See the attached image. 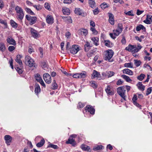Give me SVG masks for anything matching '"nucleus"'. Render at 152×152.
Segmentation results:
<instances>
[{"label": "nucleus", "instance_id": "20", "mask_svg": "<svg viewBox=\"0 0 152 152\" xmlns=\"http://www.w3.org/2000/svg\"><path fill=\"white\" fill-rule=\"evenodd\" d=\"M62 12L65 15H69L70 13V11L69 9L67 8H63Z\"/></svg>", "mask_w": 152, "mask_h": 152}, {"label": "nucleus", "instance_id": "5", "mask_svg": "<svg viewBox=\"0 0 152 152\" xmlns=\"http://www.w3.org/2000/svg\"><path fill=\"white\" fill-rule=\"evenodd\" d=\"M69 50L72 54H75L79 50V48L78 46L74 45L69 48Z\"/></svg>", "mask_w": 152, "mask_h": 152}, {"label": "nucleus", "instance_id": "6", "mask_svg": "<svg viewBox=\"0 0 152 152\" xmlns=\"http://www.w3.org/2000/svg\"><path fill=\"white\" fill-rule=\"evenodd\" d=\"M26 18L28 21H30L29 24L31 25L35 23L37 21V18L35 16L32 17L26 15Z\"/></svg>", "mask_w": 152, "mask_h": 152}, {"label": "nucleus", "instance_id": "11", "mask_svg": "<svg viewBox=\"0 0 152 152\" xmlns=\"http://www.w3.org/2000/svg\"><path fill=\"white\" fill-rule=\"evenodd\" d=\"M31 32L32 35L34 38H37L39 37V34L36 30L33 28H31Z\"/></svg>", "mask_w": 152, "mask_h": 152}, {"label": "nucleus", "instance_id": "29", "mask_svg": "<svg viewBox=\"0 0 152 152\" xmlns=\"http://www.w3.org/2000/svg\"><path fill=\"white\" fill-rule=\"evenodd\" d=\"M45 141L44 139H42L41 140L40 142H38L37 144L36 145L38 147H41L45 143Z\"/></svg>", "mask_w": 152, "mask_h": 152}, {"label": "nucleus", "instance_id": "7", "mask_svg": "<svg viewBox=\"0 0 152 152\" xmlns=\"http://www.w3.org/2000/svg\"><path fill=\"white\" fill-rule=\"evenodd\" d=\"M43 79L45 82L48 84L51 83V81L50 76L48 73L44 74L43 75Z\"/></svg>", "mask_w": 152, "mask_h": 152}, {"label": "nucleus", "instance_id": "39", "mask_svg": "<svg viewBox=\"0 0 152 152\" xmlns=\"http://www.w3.org/2000/svg\"><path fill=\"white\" fill-rule=\"evenodd\" d=\"M35 77L36 80L39 82L40 80H42V78L41 77L40 75L39 74H37L35 75Z\"/></svg>", "mask_w": 152, "mask_h": 152}, {"label": "nucleus", "instance_id": "25", "mask_svg": "<svg viewBox=\"0 0 152 152\" xmlns=\"http://www.w3.org/2000/svg\"><path fill=\"white\" fill-rule=\"evenodd\" d=\"M91 40L93 41V43L96 46L99 45L98 40L99 38L97 37H93L91 38Z\"/></svg>", "mask_w": 152, "mask_h": 152}, {"label": "nucleus", "instance_id": "44", "mask_svg": "<svg viewBox=\"0 0 152 152\" xmlns=\"http://www.w3.org/2000/svg\"><path fill=\"white\" fill-rule=\"evenodd\" d=\"M113 33H110V35L111 37L113 39H114L115 38L116 34H115V33H116V32L114 30L113 31Z\"/></svg>", "mask_w": 152, "mask_h": 152}, {"label": "nucleus", "instance_id": "22", "mask_svg": "<svg viewBox=\"0 0 152 152\" xmlns=\"http://www.w3.org/2000/svg\"><path fill=\"white\" fill-rule=\"evenodd\" d=\"M136 48V46L135 45H129L125 49L129 51H131L133 49Z\"/></svg>", "mask_w": 152, "mask_h": 152}, {"label": "nucleus", "instance_id": "35", "mask_svg": "<svg viewBox=\"0 0 152 152\" xmlns=\"http://www.w3.org/2000/svg\"><path fill=\"white\" fill-rule=\"evenodd\" d=\"M10 24L12 26L15 28H16L18 26L17 23L12 20L10 21Z\"/></svg>", "mask_w": 152, "mask_h": 152}, {"label": "nucleus", "instance_id": "19", "mask_svg": "<svg viewBox=\"0 0 152 152\" xmlns=\"http://www.w3.org/2000/svg\"><path fill=\"white\" fill-rule=\"evenodd\" d=\"M123 71L124 73L127 74L129 75H132L133 74V72L128 69H124L123 70Z\"/></svg>", "mask_w": 152, "mask_h": 152}, {"label": "nucleus", "instance_id": "16", "mask_svg": "<svg viewBox=\"0 0 152 152\" xmlns=\"http://www.w3.org/2000/svg\"><path fill=\"white\" fill-rule=\"evenodd\" d=\"M100 75L99 72H97L95 70H94L92 74L91 78L92 79H94L96 77H99Z\"/></svg>", "mask_w": 152, "mask_h": 152}, {"label": "nucleus", "instance_id": "41", "mask_svg": "<svg viewBox=\"0 0 152 152\" xmlns=\"http://www.w3.org/2000/svg\"><path fill=\"white\" fill-rule=\"evenodd\" d=\"M124 66L125 67L132 68L133 67V63L132 62L129 63H125L124 64Z\"/></svg>", "mask_w": 152, "mask_h": 152}, {"label": "nucleus", "instance_id": "49", "mask_svg": "<svg viewBox=\"0 0 152 152\" xmlns=\"http://www.w3.org/2000/svg\"><path fill=\"white\" fill-rule=\"evenodd\" d=\"M151 91L152 89H151V88H148L146 91V95L148 96L151 93Z\"/></svg>", "mask_w": 152, "mask_h": 152}, {"label": "nucleus", "instance_id": "26", "mask_svg": "<svg viewBox=\"0 0 152 152\" xmlns=\"http://www.w3.org/2000/svg\"><path fill=\"white\" fill-rule=\"evenodd\" d=\"M34 91L35 93L37 94H38L40 92V88L39 85L37 84H36Z\"/></svg>", "mask_w": 152, "mask_h": 152}, {"label": "nucleus", "instance_id": "12", "mask_svg": "<svg viewBox=\"0 0 152 152\" xmlns=\"http://www.w3.org/2000/svg\"><path fill=\"white\" fill-rule=\"evenodd\" d=\"M7 43L10 45H16V42L15 40L12 37H8L7 39Z\"/></svg>", "mask_w": 152, "mask_h": 152}, {"label": "nucleus", "instance_id": "3", "mask_svg": "<svg viewBox=\"0 0 152 152\" xmlns=\"http://www.w3.org/2000/svg\"><path fill=\"white\" fill-rule=\"evenodd\" d=\"M125 91L126 90L125 89V87L124 86L118 87L117 88L118 93L124 100H125Z\"/></svg>", "mask_w": 152, "mask_h": 152}, {"label": "nucleus", "instance_id": "59", "mask_svg": "<svg viewBox=\"0 0 152 152\" xmlns=\"http://www.w3.org/2000/svg\"><path fill=\"white\" fill-rule=\"evenodd\" d=\"M99 12V11L98 10V9L97 8L93 10V12L94 15L97 14Z\"/></svg>", "mask_w": 152, "mask_h": 152}, {"label": "nucleus", "instance_id": "48", "mask_svg": "<svg viewBox=\"0 0 152 152\" xmlns=\"http://www.w3.org/2000/svg\"><path fill=\"white\" fill-rule=\"evenodd\" d=\"M90 6L92 8H94L95 6V1H93L92 2H89Z\"/></svg>", "mask_w": 152, "mask_h": 152}, {"label": "nucleus", "instance_id": "32", "mask_svg": "<svg viewBox=\"0 0 152 152\" xmlns=\"http://www.w3.org/2000/svg\"><path fill=\"white\" fill-rule=\"evenodd\" d=\"M48 147L51 148L55 149H58V147L57 146V145H55L51 143H49V144L48 145Z\"/></svg>", "mask_w": 152, "mask_h": 152}, {"label": "nucleus", "instance_id": "2", "mask_svg": "<svg viewBox=\"0 0 152 152\" xmlns=\"http://www.w3.org/2000/svg\"><path fill=\"white\" fill-rule=\"evenodd\" d=\"M24 63L25 64L30 67L34 66V61L29 56H27L25 57Z\"/></svg>", "mask_w": 152, "mask_h": 152}, {"label": "nucleus", "instance_id": "18", "mask_svg": "<svg viewBox=\"0 0 152 152\" xmlns=\"http://www.w3.org/2000/svg\"><path fill=\"white\" fill-rule=\"evenodd\" d=\"M66 143L67 144H70L73 146H74L76 144L75 141V140L73 139L71 137L68 139V141L66 142Z\"/></svg>", "mask_w": 152, "mask_h": 152}, {"label": "nucleus", "instance_id": "15", "mask_svg": "<svg viewBox=\"0 0 152 152\" xmlns=\"http://www.w3.org/2000/svg\"><path fill=\"white\" fill-rule=\"evenodd\" d=\"M46 20L48 23L52 24L53 23V18L51 15H48L46 18Z\"/></svg>", "mask_w": 152, "mask_h": 152}, {"label": "nucleus", "instance_id": "42", "mask_svg": "<svg viewBox=\"0 0 152 152\" xmlns=\"http://www.w3.org/2000/svg\"><path fill=\"white\" fill-rule=\"evenodd\" d=\"M26 11L28 13L30 14L31 15H35L34 13L30 9L28 8H26Z\"/></svg>", "mask_w": 152, "mask_h": 152}, {"label": "nucleus", "instance_id": "8", "mask_svg": "<svg viewBox=\"0 0 152 152\" xmlns=\"http://www.w3.org/2000/svg\"><path fill=\"white\" fill-rule=\"evenodd\" d=\"M123 29L122 24L120 23L118 24L117 26V28L116 30H114L116 32L115 34L116 36H118L122 31Z\"/></svg>", "mask_w": 152, "mask_h": 152}, {"label": "nucleus", "instance_id": "53", "mask_svg": "<svg viewBox=\"0 0 152 152\" xmlns=\"http://www.w3.org/2000/svg\"><path fill=\"white\" fill-rule=\"evenodd\" d=\"M16 70L20 74H22L23 72V71L22 69L20 68L19 67H17Z\"/></svg>", "mask_w": 152, "mask_h": 152}, {"label": "nucleus", "instance_id": "63", "mask_svg": "<svg viewBox=\"0 0 152 152\" xmlns=\"http://www.w3.org/2000/svg\"><path fill=\"white\" fill-rule=\"evenodd\" d=\"M38 82L40 83L42 86L44 87H45V85L42 79L39 81Z\"/></svg>", "mask_w": 152, "mask_h": 152}, {"label": "nucleus", "instance_id": "1", "mask_svg": "<svg viewBox=\"0 0 152 152\" xmlns=\"http://www.w3.org/2000/svg\"><path fill=\"white\" fill-rule=\"evenodd\" d=\"M15 10L17 13V18L22 20L24 16L23 10L21 7L17 6L15 7Z\"/></svg>", "mask_w": 152, "mask_h": 152}, {"label": "nucleus", "instance_id": "24", "mask_svg": "<svg viewBox=\"0 0 152 152\" xmlns=\"http://www.w3.org/2000/svg\"><path fill=\"white\" fill-rule=\"evenodd\" d=\"M137 86L139 89L142 91L145 90V86L142 84L141 82H139L137 84Z\"/></svg>", "mask_w": 152, "mask_h": 152}, {"label": "nucleus", "instance_id": "64", "mask_svg": "<svg viewBox=\"0 0 152 152\" xmlns=\"http://www.w3.org/2000/svg\"><path fill=\"white\" fill-rule=\"evenodd\" d=\"M84 105L81 102H79L78 103V107L80 108H82L84 107Z\"/></svg>", "mask_w": 152, "mask_h": 152}, {"label": "nucleus", "instance_id": "9", "mask_svg": "<svg viewBox=\"0 0 152 152\" xmlns=\"http://www.w3.org/2000/svg\"><path fill=\"white\" fill-rule=\"evenodd\" d=\"M86 73L85 72H83L79 74H75L73 75V77L74 78H85L86 77Z\"/></svg>", "mask_w": 152, "mask_h": 152}, {"label": "nucleus", "instance_id": "23", "mask_svg": "<svg viewBox=\"0 0 152 152\" xmlns=\"http://www.w3.org/2000/svg\"><path fill=\"white\" fill-rule=\"evenodd\" d=\"M106 92L109 95H113L114 93L110 89V87L109 86H107V88L105 89Z\"/></svg>", "mask_w": 152, "mask_h": 152}, {"label": "nucleus", "instance_id": "43", "mask_svg": "<svg viewBox=\"0 0 152 152\" xmlns=\"http://www.w3.org/2000/svg\"><path fill=\"white\" fill-rule=\"evenodd\" d=\"M134 61V64L137 66H139L141 64V62L140 61L135 60Z\"/></svg>", "mask_w": 152, "mask_h": 152}, {"label": "nucleus", "instance_id": "30", "mask_svg": "<svg viewBox=\"0 0 152 152\" xmlns=\"http://www.w3.org/2000/svg\"><path fill=\"white\" fill-rule=\"evenodd\" d=\"M104 147L102 145H97L93 148V150L94 151L100 150L104 148Z\"/></svg>", "mask_w": 152, "mask_h": 152}, {"label": "nucleus", "instance_id": "36", "mask_svg": "<svg viewBox=\"0 0 152 152\" xmlns=\"http://www.w3.org/2000/svg\"><path fill=\"white\" fill-rule=\"evenodd\" d=\"M84 47L85 50L86 51H88L91 47L89 43L88 42H86V43Z\"/></svg>", "mask_w": 152, "mask_h": 152}, {"label": "nucleus", "instance_id": "47", "mask_svg": "<svg viewBox=\"0 0 152 152\" xmlns=\"http://www.w3.org/2000/svg\"><path fill=\"white\" fill-rule=\"evenodd\" d=\"M102 9H105L108 7L107 4L105 3H103L100 5Z\"/></svg>", "mask_w": 152, "mask_h": 152}, {"label": "nucleus", "instance_id": "31", "mask_svg": "<svg viewBox=\"0 0 152 152\" xmlns=\"http://www.w3.org/2000/svg\"><path fill=\"white\" fill-rule=\"evenodd\" d=\"M5 49L6 47L4 44L2 42H0V51L3 52Z\"/></svg>", "mask_w": 152, "mask_h": 152}, {"label": "nucleus", "instance_id": "21", "mask_svg": "<svg viewBox=\"0 0 152 152\" xmlns=\"http://www.w3.org/2000/svg\"><path fill=\"white\" fill-rule=\"evenodd\" d=\"M80 33L82 35H83L84 36L86 35L88 33V31L86 29H85L84 28H81L79 30Z\"/></svg>", "mask_w": 152, "mask_h": 152}, {"label": "nucleus", "instance_id": "46", "mask_svg": "<svg viewBox=\"0 0 152 152\" xmlns=\"http://www.w3.org/2000/svg\"><path fill=\"white\" fill-rule=\"evenodd\" d=\"M66 21L68 23H72V20L71 18L70 17H66Z\"/></svg>", "mask_w": 152, "mask_h": 152}, {"label": "nucleus", "instance_id": "40", "mask_svg": "<svg viewBox=\"0 0 152 152\" xmlns=\"http://www.w3.org/2000/svg\"><path fill=\"white\" fill-rule=\"evenodd\" d=\"M91 86L94 88H96L97 87V85L95 83L94 81H92L90 82Z\"/></svg>", "mask_w": 152, "mask_h": 152}, {"label": "nucleus", "instance_id": "4", "mask_svg": "<svg viewBox=\"0 0 152 152\" xmlns=\"http://www.w3.org/2000/svg\"><path fill=\"white\" fill-rule=\"evenodd\" d=\"M114 54L113 51L111 50H107L106 52L104 57V59L106 60L109 61L112 57Z\"/></svg>", "mask_w": 152, "mask_h": 152}, {"label": "nucleus", "instance_id": "52", "mask_svg": "<svg viewBox=\"0 0 152 152\" xmlns=\"http://www.w3.org/2000/svg\"><path fill=\"white\" fill-rule=\"evenodd\" d=\"M45 7L46 9L48 10H49L50 9V6L49 5V4L48 3H45Z\"/></svg>", "mask_w": 152, "mask_h": 152}, {"label": "nucleus", "instance_id": "54", "mask_svg": "<svg viewBox=\"0 0 152 152\" xmlns=\"http://www.w3.org/2000/svg\"><path fill=\"white\" fill-rule=\"evenodd\" d=\"M72 0H64V3L65 4H70L72 2Z\"/></svg>", "mask_w": 152, "mask_h": 152}, {"label": "nucleus", "instance_id": "60", "mask_svg": "<svg viewBox=\"0 0 152 152\" xmlns=\"http://www.w3.org/2000/svg\"><path fill=\"white\" fill-rule=\"evenodd\" d=\"M137 99V96L134 95L132 98V100L133 102V103L134 102H136V100Z\"/></svg>", "mask_w": 152, "mask_h": 152}, {"label": "nucleus", "instance_id": "58", "mask_svg": "<svg viewBox=\"0 0 152 152\" xmlns=\"http://www.w3.org/2000/svg\"><path fill=\"white\" fill-rule=\"evenodd\" d=\"M123 83V82L122 81L121 79L119 80L116 83V84L117 85H119L122 84Z\"/></svg>", "mask_w": 152, "mask_h": 152}, {"label": "nucleus", "instance_id": "38", "mask_svg": "<svg viewBox=\"0 0 152 152\" xmlns=\"http://www.w3.org/2000/svg\"><path fill=\"white\" fill-rule=\"evenodd\" d=\"M52 86H53V87L52 88L54 90L55 89H56L58 88V85L56 83V81L55 80H54L53 81Z\"/></svg>", "mask_w": 152, "mask_h": 152}, {"label": "nucleus", "instance_id": "28", "mask_svg": "<svg viewBox=\"0 0 152 152\" xmlns=\"http://www.w3.org/2000/svg\"><path fill=\"white\" fill-rule=\"evenodd\" d=\"M121 77L127 82H129L132 81V80L129 77L126 75H122L121 76Z\"/></svg>", "mask_w": 152, "mask_h": 152}, {"label": "nucleus", "instance_id": "27", "mask_svg": "<svg viewBox=\"0 0 152 152\" xmlns=\"http://www.w3.org/2000/svg\"><path fill=\"white\" fill-rule=\"evenodd\" d=\"M144 30V31H145V28L142 25L140 24L138 26H137L136 28V30L137 31H140L141 29Z\"/></svg>", "mask_w": 152, "mask_h": 152}, {"label": "nucleus", "instance_id": "51", "mask_svg": "<svg viewBox=\"0 0 152 152\" xmlns=\"http://www.w3.org/2000/svg\"><path fill=\"white\" fill-rule=\"evenodd\" d=\"M104 43L105 46L108 47H110V42L109 40H107L104 41Z\"/></svg>", "mask_w": 152, "mask_h": 152}, {"label": "nucleus", "instance_id": "33", "mask_svg": "<svg viewBox=\"0 0 152 152\" xmlns=\"http://www.w3.org/2000/svg\"><path fill=\"white\" fill-rule=\"evenodd\" d=\"M114 74L115 72L113 71H108L107 72L106 76H107L108 78L110 77L114 76Z\"/></svg>", "mask_w": 152, "mask_h": 152}, {"label": "nucleus", "instance_id": "37", "mask_svg": "<svg viewBox=\"0 0 152 152\" xmlns=\"http://www.w3.org/2000/svg\"><path fill=\"white\" fill-rule=\"evenodd\" d=\"M145 75L143 74H141L140 75L138 76L137 78L139 80L142 81L145 77Z\"/></svg>", "mask_w": 152, "mask_h": 152}, {"label": "nucleus", "instance_id": "62", "mask_svg": "<svg viewBox=\"0 0 152 152\" xmlns=\"http://www.w3.org/2000/svg\"><path fill=\"white\" fill-rule=\"evenodd\" d=\"M144 12V11H140L139 10H137V15H139L142 14Z\"/></svg>", "mask_w": 152, "mask_h": 152}, {"label": "nucleus", "instance_id": "13", "mask_svg": "<svg viewBox=\"0 0 152 152\" xmlns=\"http://www.w3.org/2000/svg\"><path fill=\"white\" fill-rule=\"evenodd\" d=\"M22 58V56L20 55H18L16 56V58L15 59L16 61L19 64L21 68L22 67V66L23 65V63L21 60V58Z\"/></svg>", "mask_w": 152, "mask_h": 152}, {"label": "nucleus", "instance_id": "61", "mask_svg": "<svg viewBox=\"0 0 152 152\" xmlns=\"http://www.w3.org/2000/svg\"><path fill=\"white\" fill-rule=\"evenodd\" d=\"M13 59H11L9 61V62L10 63V66L12 69H13Z\"/></svg>", "mask_w": 152, "mask_h": 152}, {"label": "nucleus", "instance_id": "56", "mask_svg": "<svg viewBox=\"0 0 152 152\" xmlns=\"http://www.w3.org/2000/svg\"><path fill=\"white\" fill-rule=\"evenodd\" d=\"M86 146H87L85 145L82 144L81 146V148L83 150L86 151Z\"/></svg>", "mask_w": 152, "mask_h": 152}, {"label": "nucleus", "instance_id": "57", "mask_svg": "<svg viewBox=\"0 0 152 152\" xmlns=\"http://www.w3.org/2000/svg\"><path fill=\"white\" fill-rule=\"evenodd\" d=\"M28 52L30 53H31L34 52L33 48L32 47L29 46L28 50Z\"/></svg>", "mask_w": 152, "mask_h": 152}, {"label": "nucleus", "instance_id": "17", "mask_svg": "<svg viewBox=\"0 0 152 152\" xmlns=\"http://www.w3.org/2000/svg\"><path fill=\"white\" fill-rule=\"evenodd\" d=\"M4 139L6 141V142L7 145L11 142L12 140L11 137L9 135H7L4 136Z\"/></svg>", "mask_w": 152, "mask_h": 152}, {"label": "nucleus", "instance_id": "34", "mask_svg": "<svg viewBox=\"0 0 152 152\" xmlns=\"http://www.w3.org/2000/svg\"><path fill=\"white\" fill-rule=\"evenodd\" d=\"M75 12L76 14L79 15H80L82 14L81 10L79 8H76Z\"/></svg>", "mask_w": 152, "mask_h": 152}, {"label": "nucleus", "instance_id": "50", "mask_svg": "<svg viewBox=\"0 0 152 152\" xmlns=\"http://www.w3.org/2000/svg\"><path fill=\"white\" fill-rule=\"evenodd\" d=\"M90 29L93 32V33L95 34H97L98 33V32L95 29L94 27H91Z\"/></svg>", "mask_w": 152, "mask_h": 152}, {"label": "nucleus", "instance_id": "45", "mask_svg": "<svg viewBox=\"0 0 152 152\" xmlns=\"http://www.w3.org/2000/svg\"><path fill=\"white\" fill-rule=\"evenodd\" d=\"M15 49V48L13 46H10L8 47V50L10 52H12Z\"/></svg>", "mask_w": 152, "mask_h": 152}, {"label": "nucleus", "instance_id": "55", "mask_svg": "<svg viewBox=\"0 0 152 152\" xmlns=\"http://www.w3.org/2000/svg\"><path fill=\"white\" fill-rule=\"evenodd\" d=\"M144 22L147 24H150L151 23V20L146 18V19L144 20Z\"/></svg>", "mask_w": 152, "mask_h": 152}, {"label": "nucleus", "instance_id": "10", "mask_svg": "<svg viewBox=\"0 0 152 152\" xmlns=\"http://www.w3.org/2000/svg\"><path fill=\"white\" fill-rule=\"evenodd\" d=\"M85 110L87 111L91 114L93 115L94 114L95 110L93 107L91 105H87L85 108Z\"/></svg>", "mask_w": 152, "mask_h": 152}, {"label": "nucleus", "instance_id": "14", "mask_svg": "<svg viewBox=\"0 0 152 152\" xmlns=\"http://www.w3.org/2000/svg\"><path fill=\"white\" fill-rule=\"evenodd\" d=\"M109 21L111 25H113L114 24L115 20L114 16L112 13H109Z\"/></svg>", "mask_w": 152, "mask_h": 152}]
</instances>
